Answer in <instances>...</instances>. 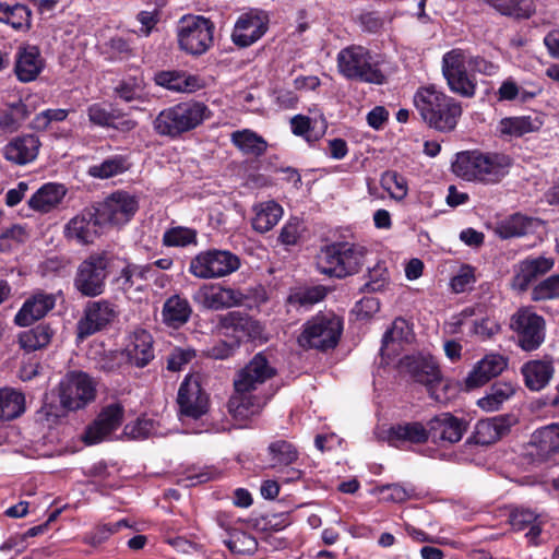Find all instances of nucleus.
Wrapping results in <instances>:
<instances>
[{
	"label": "nucleus",
	"instance_id": "nucleus-1",
	"mask_svg": "<svg viewBox=\"0 0 559 559\" xmlns=\"http://www.w3.org/2000/svg\"><path fill=\"white\" fill-rule=\"evenodd\" d=\"M498 70V64L460 48L445 52L442 58V72L450 90L463 97L475 95L477 83L473 73L492 76Z\"/></svg>",
	"mask_w": 559,
	"mask_h": 559
},
{
	"label": "nucleus",
	"instance_id": "nucleus-2",
	"mask_svg": "<svg viewBox=\"0 0 559 559\" xmlns=\"http://www.w3.org/2000/svg\"><path fill=\"white\" fill-rule=\"evenodd\" d=\"M414 105L424 121L441 132L452 131L462 115L461 104L435 86L419 88L414 95Z\"/></svg>",
	"mask_w": 559,
	"mask_h": 559
},
{
	"label": "nucleus",
	"instance_id": "nucleus-3",
	"mask_svg": "<svg viewBox=\"0 0 559 559\" xmlns=\"http://www.w3.org/2000/svg\"><path fill=\"white\" fill-rule=\"evenodd\" d=\"M211 116L212 111L206 104L190 99L162 110L153 126L159 135L174 139L197 129Z\"/></svg>",
	"mask_w": 559,
	"mask_h": 559
},
{
	"label": "nucleus",
	"instance_id": "nucleus-4",
	"mask_svg": "<svg viewBox=\"0 0 559 559\" xmlns=\"http://www.w3.org/2000/svg\"><path fill=\"white\" fill-rule=\"evenodd\" d=\"M511 159L504 154L466 152L457 156L455 171L468 181L497 183L509 173Z\"/></svg>",
	"mask_w": 559,
	"mask_h": 559
},
{
	"label": "nucleus",
	"instance_id": "nucleus-5",
	"mask_svg": "<svg viewBox=\"0 0 559 559\" xmlns=\"http://www.w3.org/2000/svg\"><path fill=\"white\" fill-rule=\"evenodd\" d=\"M367 249L364 246L336 242L318 255L317 267L321 274L343 278L359 272L365 263Z\"/></svg>",
	"mask_w": 559,
	"mask_h": 559
},
{
	"label": "nucleus",
	"instance_id": "nucleus-6",
	"mask_svg": "<svg viewBox=\"0 0 559 559\" xmlns=\"http://www.w3.org/2000/svg\"><path fill=\"white\" fill-rule=\"evenodd\" d=\"M337 68L342 75L370 84H383L385 76L379 61L362 46H350L337 55Z\"/></svg>",
	"mask_w": 559,
	"mask_h": 559
},
{
	"label": "nucleus",
	"instance_id": "nucleus-7",
	"mask_svg": "<svg viewBox=\"0 0 559 559\" xmlns=\"http://www.w3.org/2000/svg\"><path fill=\"white\" fill-rule=\"evenodd\" d=\"M96 381L82 371H70L57 386L60 406L68 412L85 408L96 397Z\"/></svg>",
	"mask_w": 559,
	"mask_h": 559
},
{
	"label": "nucleus",
	"instance_id": "nucleus-8",
	"mask_svg": "<svg viewBox=\"0 0 559 559\" xmlns=\"http://www.w3.org/2000/svg\"><path fill=\"white\" fill-rule=\"evenodd\" d=\"M240 267V259L228 250L210 249L199 252L189 264V273L197 278L214 280L228 276Z\"/></svg>",
	"mask_w": 559,
	"mask_h": 559
},
{
	"label": "nucleus",
	"instance_id": "nucleus-9",
	"mask_svg": "<svg viewBox=\"0 0 559 559\" xmlns=\"http://www.w3.org/2000/svg\"><path fill=\"white\" fill-rule=\"evenodd\" d=\"M214 24L201 15H185L177 26L179 47L194 56L203 55L213 44Z\"/></svg>",
	"mask_w": 559,
	"mask_h": 559
},
{
	"label": "nucleus",
	"instance_id": "nucleus-10",
	"mask_svg": "<svg viewBox=\"0 0 559 559\" xmlns=\"http://www.w3.org/2000/svg\"><path fill=\"white\" fill-rule=\"evenodd\" d=\"M110 259L106 253H93L78 266L73 285L84 297H97L105 292Z\"/></svg>",
	"mask_w": 559,
	"mask_h": 559
},
{
	"label": "nucleus",
	"instance_id": "nucleus-11",
	"mask_svg": "<svg viewBox=\"0 0 559 559\" xmlns=\"http://www.w3.org/2000/svg\"><path fill=\"white\" fill-rule=\"evenodd\" d=\"M342 333V322L335 316H317L304 324V330L298 337L302 347L320 350L334 348Z\"/></svg>",
	"mask_w": 559,
	"mask_h": 559
},
{
	"label": "nucleus",
	"instance_id": "nucleus-12",
	"mask_svg": "<svg viewBox=\"0 0 559 559\" xmlns=\"http://www.w3.org/2000/svg\"><path fill=\"white\" fill-rule=\"evenodd\" d=\"M510 326L523 350H535L545 341V320L531 308L519 309L511 317Z\"/></svg>",
	"mask_w": 559,
	"mask_h": 559
},
{
	"label": "nucleus",
	"instance_id": "nucleus-13",
	"mask_svg": "<svg viewBox=\"0 0 559 559\" xmlns=\"http://www.w3.org/2000/svg\"><path fill=\"white\" fill-rule=\"evenodd\" d=\"M139 201L127 191H116L108 195L97 207L104 225L121 226L127 224L136 213Z\"/></svg>",
	"mask_w": 559,
	"mask_h": 559
},
{
	"label": "nucleus",
	"instance_id": "nucleus-14",
	"mask_svg": "<svg viewBox=\"0 0 559 559\" xmlns=\"http://www.w3.org/2000/svg\"><path fill=\"white\" fill-rule=\"evenodd\" d=\"M267 28V13L263 10L250 9L237 17L231 40L237 47L247 48L261 39Z\"/></svg>",
	"mask_w": 559,
	"mask_h": 559
},
{
	"label": "nucleus",
	"instance_id": "nucleus-15",
	"mask_svg": "<svg viewBox=\"0 0 559 559\" xmlns=\"http://www.w3.org/2000/svg\"><path fill=\"white\" fill-rule=\"evenodd\" d=\"M117 316L118 310L114 302L107 299L88 301L76 325L78 337L85 338L95 334L110 324Z\"/></svg>",
	"mask_w": 559,
	"mask_h": 559
},
{
	"label": "nucleus",
	"instance_id": "nucleus-16",
	"mask_svg": "<svg viewBox=\"0 0 559 559\" xmlns=\"http://www.w3.org/2000/svg\"><path fill=\"white\" fill-rule=\"evenodd\" d=\"M246 298L241 290L221 284H204L193 295L195 302L215 311L241 306Z\"/></svg>",
	"mask_w": 559,
	"mask_h": 559
},
{
	"label": "nucleus",
	"instance_id": "nucleus-17",
	"mask_svg": "<svg viewBox=\"0 0 559 559\" xmlns=\"http://www.w3.org/2000/svg\"><path fill=\"white\" fill-rule=\"evenodd\" d=\"M103 221L96 207H86L64 226V236L80 245L93 243L102 233Z\"/></svg>",
	"mask_w": 559,
	"mask_h": 559
},
{
	"label": "nucleus",
	"instance_id": "nucleus-18",
	"mask_svg": "<svg viewBox=\"0 0 559 559\" xmlns=\"http://www.w3.org/2000/svg\"><path fill=\"white\" fill-rule=\"evenodd\" d=\"M275 369L269 364L265 356L257 354L249 364L239 371L234 380L235 389L240 391L264 392L262 386L274 377Z\"/></svg>",
	"mask_w": 559,
	"mask_h": 559
},
{
	"label": "nucleus",
	"instance_id": "nucleus-19",
	"mask_svg": "<svg viewBox=\"0 0 559 559\" xmlns=\"http://www.w3.org/2000/svg\"><path fill=\"white\" fill-rule=\"evenodd\" d=\"M123 414V406L118 403L104 407L94 423L86 428L83 441L90 445L103 441L107 436L120 427Z\"/></svg>",
	"mask_w": 559,
	"mask_h": 559
},
{
	"label": "nucleus",
	"instance_id": "nucleus-20",
	"mask_svg": "<svg viewBox=\"0 0 559 559\" xmlns=\"http://www.w3.org/2000/svg\"><path fill=\"white\" fill-rule=\"evenodd\" d=\"M177 401L182 417L199 419L207 412V396L200 383L191 378L180 384Z\"/></svg>",
	"mask_w": 559,
	"mask_h": 559
},
{
	"label": "nucleus",
	"instance_id": "nucleus-21",
	"mask_svg": "<svg viewBox=\"0 0 559 559\" xmlns=\"http://www.w3.org/2000/svg\"><path fill=\"white\" fill-rule=\"evenodd\" d=\"M273 393L240 391L235 389L228 409L236 420L245 421L261 413Z\"/></svg>",
	"mask_w": 559,
	"mask_h": 559
},
{
	"label": "nucleus",
	"instance_id": "nucleus-22",
	"mask_svg": "<svg viewBox=\"0 0 559 559\" xmlns=\"http://www.w3.org/2000/svg\"><path fill=\"white\" fill-rule=\"evenodd\" d=\"M154 277L152 265L128 263L115 278V284L127 298L135 299L136 295L143 292L145 283Z\"/></svg>",
	"mask_w": 559,
	"mask_h": 559
},
{
	"label": "nucleus",
	"instance_id": "nucleus-23",
	"mask_svg": "<svg viewBox=\"0 0 559 559\" xmlns=\"http://www.w3.org/2000/svg\"><path fill=\"white\" fill-rule=\"evenodd\" d=\"M219 329L226 336L237 342L255 338L261 334V325L258 321L240 311H230L219 318Z\"/></svg>",
	"mask_w": 559,
	"mask_h": 559
},
{
	"label": "nucleus",
	"instance_id": "nucleus-24",
	"mask_svg": "<svg viewBox=\"0 0 559 559\" xmlns=\"http://www.w3.org/2000/svg\"><path fill=\"white\" fill-rule=\"evenodd\" d=\"M41 143L35 134L17 135L3 147L4 158L15 165H27L34 162L39 153Z\"/></svg>",
	"mask_w": 559,
	"mask_h": 559
},
{
	"label": "nucleus",
	"instance_id": "nucleus-25",
	"mask_svg": "<svg viewBox=\"0 0 559 559\" xmlns=\"http://www.w3.org/2000/svg\"><path fill=\"white\" fill-rule=\"evenodd\" d=\"M56 305L52 294L37 292L28 297L14 317L19 326H28L35 321L44 318Z\"/></svg>",
	"mask_w": 559,
	"mask_h": 559
},
{
	"label": "nucleus",
	"instance_id": "nucleus-26",
	"mask_svg": "<svg viewBox=\"0 0 559 559\" xmlns=\"http://www.w3.org/2000/svg\"><path fill=\"white\" fill-rule=\"evenodd\" d=\"M402 366L409 376L429 389L440 382L441 374L436 360L431 356L411 355L402 360Z\"/></svg>",
	"mask_w": 559,
	"mask_h": 559
},
{
	"label": "nucleus",
	"instance_id": "nucleus-27",
	"mask_svg": "<svg viewBox=\"0 0 559 559\" xmlns=\"http://www.w3.org/2000/svg\"><path fill=\"white\" fill-rule=\"evenodd\" d=\"M153 337L146 330L138 329L128 336L124 355L128 361L142 368L154 358Z\"/></svg>",
	"mask_w": 559,
	"mask_h": 559
},
{
	"label": "nucleus",
	"instance_id": "nucleus-28",
	"mask_svg": "<svg viewBox=\"0 0 559 559\" xmlns=\"http://www.w3.org/2000/svg\"><path fill=\"white\" fill-rule=\"evenodd\" d=\"M467 429L465 420L449 413L440 414L429 421V436L433 441L459 442Z\"/></svg>",
	"mask_w": 559,
	"mask_h": 559
},
{
	"label": "nucleus",
	"instance_id": "nucleus-29",
	"mask_svg": "<svg viewBox=\"0 0 559 559\" xmlns=\"http://www.w3.org/2000/svg\"><path fill=\"white\" fill-rule=\"evenodd\" d=\"M554 265L555 260L551 257L545 255L527 258L521 261L516 266L513 277L514 288L521 292L526 290L531 283L549 272Z\"/></svg>",
	"mask_w": 559,
	"mask_h": 559
},
{
	"label": "nucleus",
	"instance_id": "nucleus-30",
	"mask_svg": "<svg viewBox=\"0 0 559 559\" xmlns=\"http://www.w3.org/2000/svg\"><path fill=\"white\" fill-rule=\"evenodd\" d=\"M508 366L507 359L499 354H488L479 360L466 378V386L478 388L491 378L500 374Z\"/></svg>",
	"mask_w": 559,
	"mask_h": 559
},
{
	"label": "nucleus",
	"instance_id": "nucleus-31",
	"mask_svg": "<svg viewBox=\"0 0 559 559\" xmlns=\"http://www.w3.org/2000/svg\"><path fill=\"white\" fill-rule=\"evenodd\" d=\"M44 68V59L38 47L27 45L19 49L15 60V74L21 82H32Z\"/></svg>",
	"mask_w": 559,
	"mask_h": 559
},
{
	"label": "nucleus",
	"instance_id": "nucleus-32",
	"mask_svg": "<svg viewBox=\"0 0 559 559\" xmlns=\"http://www.w3.org/2000/svg\"><path fill=\"white\" fill-rule=\"evenodd\" d=\"M157 85L178 93H193L204 86L203 80L183 71H162L155 75Z\"/></svg>",
	"mask_w": 559,
	"mask_h": 559
},
{
	"label": "nucleus",
	"instance_id": "nucleus-33",
	"mask_svg": "<svg viewBox=\"0 0 559 559\" xmlns=\"http://www.w3.org/2000/svg\"><path fill=\"white\" fill-rule=\"evenodd\" d=\"M251 226L254 231L265 234L273 229L283 217L284 210L274 200L263 201L252 206Z\"/></svg>",
	"mask_w": 559,
	"mask_h": 559
},
{
	"label": "nucleus",
	"instance_id": "nucleus-34",
	"mask_svg": "<svg viewBox=\"0 0 559 559\" xmlns=\"http://www.w3.org/2000/svg\"><path fill=\"white\" fill-rule=\"evenodd\" d=\"M67 194V188L61 183L48 182L41 186L28 200L32 210L49 213L55 210Z\"/></svg>",
	"mask_w": 559,
	"mask_h": 559
},
{
	"label": "nucleus",
	"instance_id": "nucleus-35",
	"mask_svg": "<svg viewBox=\"0 0 559 559\" xmlns=\"http://www.w3.org/2000/svg\"><path fill=\"white\" fill-rule=\"evenodd\" d=\"M512 424L513 418L508 415L478 421L475 430L476 442L483 445L495 443L509 431Z\"/></svg>",
	"mask_w": 559,
	"mask_h": 559
},
{
	"label": "nucleus",
	"instance_id": "nucleus-36",
	"mask_svg": "<svg viewBox=\"0 0 559 559\" xmlns=\"http://www.w3.org/2000/svg\"><path fill=\"white\" fill-rule=\"evenodd\" d=\"M544 124L543 117L537 112L526 116L507 117L500 120L499 131L503 135L520 138L538 131Z\"/></svg>",
	"mask_w": 559,
	"mask_h": 559
},
{
	"label": "nucleus",
	"instance_id": "nucleus-37",
	"mask_svg": "<svg viewBox=\"0 0 559 559\" xmlns=\"http://www.w3.org/2000/svg\"><path fill=\"white\" fill-rule=\"evenodd\" d=\"M554 365L549 359L531 360L523 365L522 374L531 391L543 390L554 376Z\"/></svg>",
	"mask_w": 559,
	"mask_h": 559
},
{
	"label": "nucleus",
	"instance_id": "nucleus-38",
	"mask_svg": "<svg viewBox=\"0 0 559 559\" xmlns=\"http://www.w3.org/2000/svg\"><path fill=\"white\" fill-rule=\"evenodd\" d=\"M428 438L429 430L418 421L397 424L388 431V441L394 447H400L405 442L423 443Z\"/></svg>",
	"mask_w": 559,
	"mask_h": 559
},
{
	"label": "nucleus",
	"instance_id": "nucleus-39",
	"mask_svg": "<svg viewBox=\"0 0 559 559\" xmlns=\"http://www.w3.org/2000/svg\"><path fill=\"white\" fill-rule=\"evenodd\" d=\"M192 313V308L187 298L173 295L166 299L162 310L163 321L171 328H180L186 324Z\"/></svg>",
	"mask_w": 559,
	"mask_h": 559
},
{
	"label": "nucleus",
	"instance_id": "nucleus-40",
	"mask_svg": "<svg viewBox=\"0 0 559 559\" xmlns=\"http://www.w3.org/2000/svg\"><path fill=\"white\" fill-rule=\"evenodd\" d=\"M515 393V384L510 381H498L491 384L489 392L477 401V405L485 412L498 411L504 402Z\"/></svg>",
	"mask_w": 559,
	"mask_h": 559
},
{
	"label": "nucleus",
	"instance_id": "nucleus-41",
	"mask_svg": "<svg viewBox=\"0 0 559 559\" xmlns=\"http://www.w3.org/2000/svg\"><path fill=\"white\" fill-rule=\"evenodd\" d=\"M32 12L22 3L0 2V23L11 25L14 29L25 31L31 27Z\"/></svg>",
	"mask_w": 559,
	"mask_h": 559
},
{
	"label": "nucleus",
	"instance_id": "nucleus-42",
	"mask_svg": "<svg viewBox=\"0 0 559 559\" xmlns=\"http://www.w3.org/2000/svg\"><path fill=\"white\" fill-rule=\"evenodd\" d=\"M31 115V109L23 102L19 100L0 108V130L14 132Z\"/></svg>",
	"mask_w": 559,
	"mask_h": 559
},
{
	"label": "nucleus",
	"instance_id": "nucleus-43",
	"mask_svg": "<svg viewBox=\"0 0 559 559\" xmlns=\"http://www.w3.org/2000/svg\"><path fill=\"white\" fill-rule=\"evenodd\" d=\"M53 336V330L48 324H38L19 335L20 346L27 353L46 347Z\"/></svg>",
	"mask_w": 559,
	"mask_h": 559
},
{
	"label": "nucleus",
	"instance_id": "nucleus-44",
	"mask_svg": "<svg viewBox=\"0 0 559 559\" xmlns=\"http://www.w3.org/2000/svg\"><path fill=\"white\" fill-rule=\"evenodd\" d=\"M231 143L243 154L261 156L267 147L266 141L258 133L249 130H238L231 133Z\"/></svg>",
	"mask_w": 559,
	"mask_h": 559
},
{
	"label": "nucleus",
	"instance_id": "nucleus-45",
	"mask_svg": "<svg viewBox=\"0 0 559 559\" xmlns=\"http://www.w3.org/2000/svg\"><path fill=\"white\" fill-rule=\"evenodd\" d=\"M25 411L24 395L13 389H0V420H12Z\"/></svg>",
	"mask_w": 559,
	"mask_h": 559
},
{
	"label": "nucleus",
	"instance_id": "nucleus-46",
	"mask_svg": "<svg viewBox=\"0 0 559 559\" xmlns=\"http://www.w3.org/2000/svg\"><path fill=\"white\" fill-rule=\"evenodd\" d=\"M539 518L540 516L533 510L519 508L511 512L510 524L514 531H524L528 528L526 536L534 540L542 532V522Z\"/></svg>",
	"mask_w": 559,
	"mask_h": 559
},
{
	"label": "nucleus",
	"instance_id": "nucleus-47",
	"mask_svg": "<svg viewBox=\"0 0 559 559\" xmlns=\"http://www.w3.org/2000/svg\"><path fill=\"white\" fill-rule=\"evenodd\" d=\"M502 15L527 19L534 12L533 0H484Z\"/></svg>",
	"mask_w": 559,
	"mask_h": 559
},
{
	"label": "nucleus",
	"instance_id": "nucleus-48",
	"mask_svg": "<svg viewBox=\"0 0 559 559\" xmlns=\"http://www.w3.org/2000/svg\"><path fill=\"white\" fill-rule=\"evenodd\" d=\"M532 442L540 454L549 455L559 452V424H551L537 429L532 436Z\"/></svg>",
	"mask_w": 559,
	"mask_h": 559
},
{
	"label": "nucleus",
	"instance_id": "nucleus-49",
	"mask_svg": "<svg viewBox=\"0 0 559 559\" xmlns=\"http://www.w3.org/2000/svg\"><path fill=\"white\" fill-rule=\"evenodd\" d=\"M128 169V158L123 155H114L104 159L100 164L91 166L88 175L98 179H108L123 174Z\"/></svg>",
	"mask_w": 559,
	"mask_h": 559
},
{
	"label": "nucleus",
	"instance_id": "nucleus-50",
	"mask_svg": "<svg viewBox=\"0 0 559 559\" xmlns=\"http://www.w3.org/2000/svg\"><path fill=\"white\" fill-rule=\"evenodd\" d=\"M272 467L288 466L298 459V451L286 440H276L267 447Z\"/></svg>",
	"mask_w": 559,
	"mask_h": 559
},
{
	"label": "nucleus",
	"instance_id": "nucleus-51",
	"mask_svg": "<svg viewBox=\"0 0 559 559\" xmlns=\"http://www.w3.org/2000/svg\"><path fill=\"white\" fill-rule=\"evenodd\" d=\"M532 224L531 218L522 214H514L499 223L497 233L503 239L520 237L528 233Z\"/></svg>",
	"mask_w": 559,
	"mask_h": 559
},
{
	"label": "nucleus",
	"instance_id": "nucleus-52",
	"mask_svg": "<svg viewBox=\"0 0 559 559\" xmlns=\"http://www.w3.org/2000/svg\"><path fill=\"white\" fill-rule=\"evenodd\" d=\"M197 230L189 227L176 226L165 230L162 242L166 247H188L198 243Z\"/></svg>",
	"mask_w": 559,
	"mask_h": 559
},
{
	"label": "nucleus",
	"instance_id": "nucleus-53",
	"mask_svg": "<svg viewBox=\"0 0 559 559\" xmlns=\"http://www.w3.org/2000/svg\"><path fill=\"white\" fill-rule=\"evenodd\" d=\"M229 535V538L225 539L224 544L233 554L252 555L255 552L258 542L252 535L238 530H234Z\"/></svg>",
	"mask_w": 559,
	"mask_h": 559
},
{
	"label": "nucleus",
	"instance_id": "nucleus-54",
	"mask_svg": "<svg viewBox=\"0 0 559 559\" xmlns=\"http://www.w3.org/2000/svg\"><path fill=\"white\" fill-rule=\"evenodd\" d=\"M412 337L413 332L408 322L403 318H396L392 322L391 328L388 329L383 335L381 352H383L384 347L390 343L409 342Z\"/></svg>",
	"mask_w": 559,
	"mask_h": 559
},
{
	"label": "nucleus",
	"instance_id": "nucleus-55",
	"mask_svg": "<svg viewBox=\"0 0 559 559\" xmlns=\"http://www.w3.org/2000/svg\"><path fill=\"white\" fill-rule=\"evenodd\" d=\"M381 186L391 198L397 201L405 199L407 195V181L396 171H385L381 177Z\"/></svg>",
	"mask_w": 559,
	"mask_h": 559
},
{
	"label": "nucleus",
	"instance_id": "nucleus-56",
	"mask_svg": "<svg viewBox=\"0 0 559 559\" xmlns=\"http://www.w3.org/2000/svg\"><path fill=\"white\" fill-rule=\"evenodd\" d=\"M325 288L322 286L298 289L288 296V302L293 306L308 308L325 297Z\"/></svg>",
	"mask_w": 559,
	"mask_h": 559
},
{
	"label": "nucleus",
	"instance_id": "nucleus-57",
	"mask_svg": "<svg viewBox=\"0 0 559 559\" xmlns=\"http://www.w3.org/2000/svg\"><path fill=\"white\" fill-rule=\"evenodd\" d=\"M116 93L124 102L140 100L144 97V82L142 78H128L117 87Z\"/></svg>",
	"mask_w": 559,
	"mask_h": 559
},
{
	"label": "nucleus",
	"instance_id": "nucleus-58",
	"mask_svg": "<svg viewBox=\"0 0 559 559\" xmlns=\"http://www.w3.org/2000/svg\"><path fill=\"white\" fill-rule=\"evenodd\" d=\"M381 499L386 502L403 503L415 496V489L412 486L401 484H389L379 489Z\"/></svg>",
	"mask_w": 559,
	"mask_h": 559
},
{
	"label": "nucleus",
	"instance_id": "nucleus-59",
	"mask_svg": "<svg viewBox=\"0 0 559 559\" xmlns=\"http://www.w3.org/2000/svg\"><path fill=\"white\" fill-rule=\"evenodd\" d=\"M124 435L134 440H142L157 435L156 423L150 418H139L124 426Z\"/></svg>",
	"mask_w": 559,
	"mask_h": 559
},
{
	"label": "nucleus",
	"instance_id": "nucleus-60",
	"mask_svg": "<svg viewBox=\"0 0 559 559\" xmlns=\"http://www.w3.org/2000/svg\"><path fill=\"white\" fill-rule=\"evenodd\" d=\"M555 298H559V274L549 276L532 290V299L535 301Z\"/></svg>",
	"mask_w": 559,
	"mask_h": 559
},
{
	"label": "nucleus",
	"instance_id": "nucleus-61",
	"mask_svg": "<svg viewBox=\"0 0 559 559\" xmlns=\"http://www.w3.org/2000/svg\"><path fill=\"white\" fill-rule=\"evenodd\" d=\"M389 284L388 270L384 263H377L372 269L368 270V281L365 283L364 288L367 292H381Z\"/></svg>",
	"mask_w": 559,
	"mask_h": 559
},
{
	"label": "nucleus",
	"instance_id": "nucleus-62",
	"mask_svg": "<svg viewBox=\"0 0 559 559\" xmlns=\"http://www.w3.org/2000/svg\"><path fill=\"white\" fill-rule=\"evenodd\" d=\"M476 283L475 269L464 264L457 273L451 278L450 286L456 294L471 289Z\"/></svg>",
	"mask_w": 559,
	"mask_h": 559
},
{
	"label": "nucleus",
	"instance_id": "nucleus-63",
	"mask_svg": "<svg viewBox=\"0 0 559 559\" xmlns=\"http://www.w3.org/2000/svg\"><path fill=\"white\" fill-rule=\"evenodd\" d=\"M302 230V222L298 217H292L282 227L278 240L285 246L296 245Z\"/></svg>",
	"mask_w": 559,
	"mask_h": 559
},
{
	"label": "nucleus",
	"instance_id": "nucleus-64",
	"mask_svg": "<svg viewBox=\"0 0 559 559\" xmlns=\"http://www.w3.org/2000/svg\"><path fill=\"white\" fill-rule=\"evenodd\" d=\"M194 357V349L176 347L167 358V369L170 371H180L183 366L190 362Z\"/></svg>",
	"mask_w": 559,
	"mask_h": 559
}]
</instances>
